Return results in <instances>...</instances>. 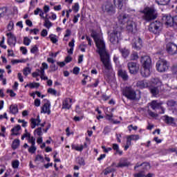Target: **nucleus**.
I'll list each match as a JSON object with an SVG mask.
<instances>
[{
	"instance_id": "obj_52",
	"label": "nucleus",
	"mask_w": 177,
	"mask_h": 177,
	"mask_svg": "<svg viewBox=\"0 0 177 177\" xmlns=\"http://www.w3.org/2000/svg\"><path fill=\"white\" fill-rule=\"evenodd\" d=\"M39 32V29L38 28H34V29H30L29 34H33L34 35H37Z\"/></svg>"
},
{
	"instance_id": "obj_5",
	"label": "nucleus",
	"mask_w": 177,
	"mask_h": 177,
	"mask_svg": "<svg viewBox=\"0 0 177 177\" xmlns=\"http://www.w3.org/2000/svg\"><path fill=\"white\" fill-rule=\"evenodd\" d=\"M101 9L104 13H107V15L110 16H113V15L115 14V7H114V5H113V3L111 1H105L102 5Z\"/></svg>"
},
{
	"instance_id": "obj_57",
	"label": "nucleus",
	"mask_w": 177,
	"mask_h": 177,
	"mask_svg": "<svg viewBox=\"0 0 177 177\" xmlns=\"http://www.w3.org/2000/svg\"><path fill=\"white\" fill-rule=\"evenodd\" d=\"M7 93H10V97H15L16 96V93H15V91H13V90H7Z\"/></svg>"
},
{
	"instance_id": "obj_24",
	"label": "nucleus",
	"mask_w": 177,
	"mask_h": 177,
	"mask_svg": "<svg viewBox=\"0 0 177 177\" xmlns=\"http://www.w3.org/2000/svg\"><path fill=\"white\" fill-rule=\"evenodd\" d=\"M120 52L122 57H124V59H127V57L129 56V53H130L129 50L127 48H120Z\"/></svg>"
},
{
	"instance_id": "obj_64",
	"label": "nucleus",
	"mask_w": 177,
	"mask_h": 177,
	"mask_svg": "<svg viewBox=\"0 0 177 177\" xmlns=\"http://www.w3.org/2000/svg\"><path fill=\"white\" fill-rule=\"evenodd\" d=\"M171 71H172L173 74H176V73H177V65H174L171 67Z\"/></svg>"
},
{
	"instance_id": "obj_19",
	"label": "nucleus",
	"mask_w": 177,
	"mask_h": 177,
	"mask_svg": "<svg viewBox=\"0 0 177 177\" xmlns=\"http://www.w3.org/2000/svg\"><path fill=\"white\" fill-rule=\"evenodd\" d=\"M8 37V44L9 45H16V42H17V38L15 35L12 32H9L6 34Z\"/></svg>"
},
{
	"instance_id": "obj_45",
	"label": "nucleus",
	"mask_w": 177,
	"mask_h": 177,
	"mask_svg": "<svg viewBox=\"0 0 177 177\" xmlns=\"http://www.w3.org/2000/svg\"><path fill=\"white\" fill-rule=\"evenodd\" d=\"M48 93H50V95H53L54 96H56V95H57V91L52 88H49L47 90Z\"/></svg>"
},
{
	"instance_id": "obj_61",
	"label": "nucleus",
	"mask_w": 177,
	"mask_h": 177,
	"mask_svg": "<svg viewBox=\"0 0 177 177\" xmlns=\"http://www.w3.org/2000/svg\"><path fill=\"white\" fill-rule=\"evenodd\" d=\"M173 27L177 30V16L174 17Z\"/></svg>"
},
{
	"instance_id": "obj_53",
	"label": "nucleus",
	"mask_w": 177,
	"mask_h": 177,
	"mask_svg": "<svg viewBox=\"0 0 177 177\" xmlns=\"http://www.w3.org/2000/svg\"><path fill=\"white\" fill-rule=\"evenodd\" d=\"M80 67L75 66L73 68V74H75V75H78V74H80Z\"/></svg>"
},
{
	"instance_id": "obj_14",
	"label": "nucleus",
	"mask_w": 177,
	"mask_h": 177,
	"mask_svg": "<svg viewBox=\"0 0 177 177\" xmlns=\"http://www.w3.org/2000/svg\"><path fill=\"white\" fill-rule=\"evenodd\" d=\"M162 22L166 24V26H169L173 27L174 26V17L168 15H165L162 17Z\"/></svg>"
},
{
	"instance_id": "obj_31",
	"label": "nucleus",
	"mask_w": 177,
	"mask_h": 177,
	"mask_svg": "<svg viewBox=\"0 0 177 177\" xmlns=\"http://www.w3.org/2000/svg\"><path fill=\"white\" fill-rule=\"evenodd\" d=\"M115 171H117L116 169L111 167V166H109L104 169V175H109V174H111V172H115Z\"/></svg>"
},
{
	"instance_id": "obj_46",
	"label": "nucleus",
	"mask_w": 177,
	"mask_h": 177,
	"mask_svg": "<svg viewBox=\"0 0 177 177\" xmlns=\"http://www.w3.org/2000/svg\"><path fill=\"white\" fill-rule=\"evenodd\" d=\"M26 133H24L23 136H21V140H24L26 138H28L30 139V137L31 136V134L28 132H27V129H25Z\"/></svg>"
},
{
	"instance_id": "obj_17",
	"label": "nucleus",
	"mask_w": 177,
	"mask_h": 177,
	"mask_svg": "<svg viewBox=\"0 0 177 177\" xmlns=\"http://www.w3.org/2000/svg\"><path fill=\"white\" fill-rule=\"evenodd\" d=\"M73 103V99L70 97L65 98L62 102V110H70L71 109V104Z\"/></svg>"
},
{
	"instance_id": "obj_42",
	"label": "nucleus",
	"mask_w": 177,
	"mask_h": 177,
	"mask_svg": "<svg viewBox=\"0 0 177 177\" xmlns=\"http://www.w3.org/2000/svg\"><path fill=\"white\" fill-rule=\"evenodd\" d=\"M19 165H20L19 160H15L12 162V167L14 169H17V168H19Z\"/></svg>"
},
{
	"instance_id": "obj_11",
	"label": "nucleus",
	"mask_w": 177,
	"mask_h": 177,
	"mask_svg": "<svg viewBox=\"0 0 177 177\" xmlns=\"http://www.w3.org/2000/svg\"><path fill=\"white\" fill-rule=\"evenodd\" d=\"M130 74H137L139 71V64L136 62H130L127 64Z\"/></svg>"
},
{
	"instance_id": "obj_38",
	"label": "nucleus",
	"mask_w": 177,
	"mask_h": 177,
	"mask_svg": "<svg viewBox=\"0 0 177 177\" xmlns=\"http://www.w3.org/2000/svg\"><path fill=\"white\" fill-rule=\"evenodd\" d=\"M152 84H154V85H158V86H160L161 85V80L158 77H153L151 79Z\"/></svg>"
},
{
	"instance_id": "obj_44",
	"label": "nucleus",
	"mask_w": 177,
	"mask_h": 177,
	"mask_svg": "<svg viewBox=\"0 0 177 177\" xmlns=\"http://www.w3.org/2000/svg\"><path fill=\"white\" fill-rule=\"evenodd\" d=\"M30 73H31V68H30V67H26L24 68L23 74L25 77H27Z\"/></svg>"
},
{
	"instance_id": "obj_25",
	"label": "nucleus",
	"mask_w": 177,
	"mask_h": 177,
	"mask_svg": "<svg viewBox=\"0 0 177 177\" xmlns=\"http://www.w3.org/2000/svg\"><path fill=\"white\" fill-rule=\"evenodd\" d=\"M113 3L115 6L118 7V9H122V6H124V0H113Z\"/></svg>"
},
{
	"instance_id": "obj_2",
	"label": "nucleus",
	"mask_w": 177,
	"mask_h": 177,
	"mask_svg": "<svg viewBox=\"0 0 177 177\" xmlns=\"http://www.w3.org/2000/svg\"><path fill=\"white\" fill-rule=\"evenodd\" d=\"M140 12L142 15V20L145 21V23H151V21L158 17V13L154 6H146Z\"/></svg>"
},
{
	"instance_id": "obj_27",
	"label": "nucleus",
	"mask_w": 177,
	"mask_h": 177,
	"mask_svg": "<svg viewBox=\"0 0 177 177\" xmlns=\"http://www.w3.org/2000/svg\"><path fill=\"white\" fill-rule=\"evenodd\" d=\"M76 163L80 165V167H85V159L82 157L76 158Z\"/></svg>"
},
{
	"instance_id": "obj_22",
	"label": "nucleus",
	"mask_w": 177,
	"mask_h": 177,
	"mask_svg": "<svg viewBox=\"0 0 177 177\" xmlns=\"http://www.w3.org/2000/svg\"><path fill=\"white\" fill-rule=\"evenodd\" d=\"M136 85L138 88H140V89H145V88H147V86H149V83H147L146 80H139Z\"/></svg>"
},
{
	"instance_id": "obj_1",
	"label": "nucleus",
	"mask_w": 177,
	"mask_h": 177,
	"mask_svg": "<svg viewBox=\"0 0 177 177\" xmlns=\"http://www.w3.org/2000/svg\"><path fill=\"white\" fill-rule=\"evenodd\" d=\"M91 37L93 38L95 46L97 48V53L100 55V59L102 62L104 67L106 71H111L113 69V66H111V62L110 61V55L106 50V43L100 33L97 32L96 30H92L91 33Z\"/></svg>"
},
{
	"instance_id": "obj_47",
	"label": "nucleus",
	"mask_w": 177,
	"mask_h": 177,
	"mask_svg": "<svg viewBox=\"0 0 177 177\" xmlns=\"http://www.w3.org/2000/svg\"><path fill=\"white\" fill-rule=\"evenodd\" d=\"M28 153H30V154H35V151H37V147H30L28 149Z\"/></svg>"
},
{
	"instance_id": "obj_15",
	"label": "nucleus",
	"mask_w": 177,
	"mask_h": 177,
	"mask_svg": "<svg viewBox=\"0 0 177 177\" xmlns=\"http://www.w3.org/2000/svg\"><path fill=\"white\" fill-rule=\"evenodd\" d=\"M131 166V162L128 161V159L122 158L120 159L119 162L116 165V168H125Z\"/></svg>"
},
{
	"instance_id": "obj_35",
	"label": "nucleus",
	"mask_w": 177,
	"mask_h": 177,
	"mask_svg": "<svg viewBox=\"0 0 177 177\" xmlns=\"http://www.w3.org/2000/svg\"><path fill=\"white\" fill-rule=\"evenodd\" d=\"M7 30L8 31H13L15 30V22L13 21H10L8 24L7 25Z\"/></svg>"
},
{
	"instance_id": "obj_26",
	"label": "nucleus",
	"mask_w": 177,
	"mask_h": 177,
	"mask_svg": "<svg viewBox=\"0 0 177 177\" xmlns=\"http://www.w3.org/2000/svg\"><path fill=\"white\" fill-rule=\"evenodd\" d=\"M19 146H20V140L19 138H16L12 141L11 147L12 150H16V149L19 148Z\"/></svg>"
},
{
	"instance_id": "obj_18",
	"label": "nucleus",
	"mask_w": 177,
	"mask_h": 177,
	"mask_svg": "<svg viewBox=\"0 0 177 177\" xmlns=\"http://www.w3.org/2000/svg\"><path fill=\"white\" fill-rule=\"evenodd\" d=\"M41 113H44V114H48V115H50V102L49 100H47L46 103L43 105V106L41 108Z\"/></svg>"
},
{
	"instance_id": "obj_40",
	"label": "nucleus",
	"mask_w": 177,
	"mask_h": 177,
	"mask_svg": "<svg viewBox=\"0 0 177 177\" xmlns=\"http://www.w3.org/2000/svg\"><path fill=\"white\" fill-rule=\"evenodd\" d=\"M73 150H76V151H82L84 150V145H81L80 147L78 145H71Z\"/></svg>"
},
{
	"instance_id": "obj_62",
	"label": "nucleus",
	"mask_w": 177,
	"mask_h": 177,
	"mask_svg": "<svg viewBox=\"0 0 177 177\" xmlns=\"http://www.w3.org/2000/svg\"><path fill=\"white\" fill-rule=\"evenodd\" d=\"M20 50L22 52V55H27V48L21 46L20 47Z\"/></svg>"
},
{
	"instance_id": "obj_30",
	"label": "nucleus",
	"mask_w": 177,
	"mask_h": 177,
	"mask_svg": "<svg viewBox=\"0 0 177 177\" xmlns=\"http://www.w3.org/2000/svg\"><path fill=\"white\" fill-rule=\"evenodd\" d=\"M113 150L116 151V154H119V156H122V151L120 150V146L118 144H113L112 145Z\"/></svg>"
},
{
	"instance_id": "obj_16",
	"label": "nucleus",
	"mask_w": 177,
	"mask_h": 177,
	"mask_svg": "<svg viewBox=\"0 0 177 177\" xmlns=\"http://www.w3.org/2000/svg\"><path fill=\"white\" fill-rule=\"evenodd\" d=\"M132 48L136 49V50H140L142 48H143V41L140 37H138L137 40L133 41Z\"/></svg>"
},
{
	"instance_id": "obj_48",
	"label": "nucleus",
	"mask_w": 177,
	"mask_h": 177,
	"mask_svg": "<svg viewBox=\"0 0 177 177\" xmlns=\"http://www.w3.org/2000/svg\"><path fill=\"white\" fill-rule=\"evenodd\" d=\"M31 44V39L30 38L26 37L24 38V44L26 45V46H28Z\"/></svg>"
},
{
	"instance_id": "obj_50",
	"label": "nucleus",
	"mask_w": 177,
	"mask_h": 177,
	"mask_svg": "<svg viewBox=\"0 0 177 177\" xmlns=\"http://www.w3.org/2000/svg\"><path fill=\"white\" fill-rule=\"evenodd\" d=\"M129 138L131 140H139V139H140V138L139 137V135H130L129 136Z\"/></svg>"
},
{
	"instance_id": "obj_6",
	"label": "nucleus",
	"mask_w": 177,
	"mask_h": 177,
	"mask_svg": "<svg viewBox=\"0 0 177 177\" xmlns=\"http://www.w3.org/2000/svg\"><path fill=\"white\" fill-rule=\"evenodd\" d=\"M121 39V30L116 28L109 35V41L113 45H117Z\"/></svg>"
},
{
	"instance_id": "obj_28",
	"label": "nucleus",
	"mask_w": 177,
	"mask_h": 177,
	"mask_svg": "<svg viewBox=\"0 0 177 177\" xmlns=\"http://www.w3.org/2000/svg\"><path fill=\"white\" fill-rule=\"evenodd\" d=\"M10 113L11 114H13L14 115H16L19 113V108L17 107V105H12L10 106Z\"/></svg>"
},
{
	"instance_id": "obj_51",
	"label": "nucleus",
	"mask_w": 177,
	"mask_h": 177,
	"mask_svg": "<svg viewBox=\"0 0 177 177\" xmlns=\"http://www.w3.org/2000/svg\"><path fill=\"white\" fill-rule=\"evenodd\" d=\"M18 122L19 124H21L22 123V127L23 128H26L27 127V124H28V122H27L26 120H21V119H19L18 120Z\"/></svg>"
},
{
	"instance_id": "obj_10",
	"label": "nucleus",
	"mask_w": 177,
	"mask_h": 177,
	"mask_svg": "<svg viewBox=\"0 0 177 177\" xmlns=\"http://www.w3.org/2000/svg\"><path fill=\"white\" fill-rule=\"evenodd\" d=\"M46 124V122H44L41 124V119L39 118V115H37V118H32L30 119V127H31L32 129H34V128H35V127H39V125H40V127L44 128V127H45Z\"/></svg>"
},
{
	"instance_id": "obj_59",
	"label": "nucleus",
	"mask_w": 177,
	"mask_h": 177,
	"mask_svg": "<svg viewBox=\"0 0 177 177\" xmlns=\"http://www.w3.org/2000/svg\"><path fill=\"white\" fill-rule=\"evenodd\" d=\"M39 50L38 49V46L37 45H35L31 49H30V53H35L36 52H38Z\"/></svg>"
},
{
	"instance_id": "obj_4",
	"label": "nucleus",
	"mask_w": 177,
	"mask_h": 177,
	"mask_svg": "<svg viewBox=\"0 0 177 177\" xmlns=\"http://www.w3.org/2000/svg\"><path fill=\"white\" fill-rule=\"evenodd\" d=\"M122 95L129 100H136V91L132 86H125L122 89Z\"/></svg>"
},
{
	"instance_id": "obj_41",
	"label": "nucleus",
	"mask_w": 177,
	"mask_h": 177,
	"mask_svg": "<svg viewBox=\"0 0 177 177\" xmlns=\"http://www.w3.org/2000/svg\"><path fill=\"white\" fill-rule=\"evenodd\" d=\"M49 38L53 44H57V42L59 41V39H57L55 35H53V34L50 35Z\"/></svg>"
},
{
	"instance_id": "obj_36",
	"label": "nucleus",
	"mask_w": 177,
	"mask_h": 177,
	"mask_svg": "<svg viewBox=\"0 0 177 177\" xmlns=\"http://www.w3.org/2000/svg\"><path fill=\"white\" fill-rule=\"evenodd\" d=\"M164 121L166 124H174V118H171L168 115L164 116Z\"/></svg>"
},
{
	"instance_id": "obj_9",
	"label": "nucleus",
	"mask_w": 177,
	"mask_h": 177,
	"mask_svg": "<svg viewBox=\"0 0 177 177\" xmlns=\"http://www.w3.org/2000/svg\"><path fill=\"white\" fill-rule=\"evenodd\" d=\"M150 106L152 110L160 109L161 112H160L159 114H164L165 113V109L162 106V102H158V100H153L151 101Z\"/></svg>"
},
{
	"instance_id": "obj_3",
	"label": "nucleus",
	"mask_w": 177,
	"mask_h": 177,
	"mask_svg": "<svg viewBox=\"0 0 177 177\" xmlns=\"http://www.w3.org/2000/svg\"><path fill=\"white\" fill-rule=\"evenodd\" d=\"M140 63L142 64V68L140 69V74L142 77H145V78L150 77L151 58L148 55L142 56L140 59Z\"/></svg>"
},
{
	"instance_id": "obj_43",
	"label": "nucleus",
	"mask_w": 177,
	"mask_h": 177,
	"mask_svg": "<svg viewBox=\"0 0 177 177\" xmlns=\"http://www.w3.org/2000/svg\"><path fill=\"white\" fill-rule=\"evenodd\" d=\"M72 9L75 13H78L80 10V4L78 3H75L74 6H72Z\"/></svg>"
},
{
	"instance_id": "obj_49",
	"label": "nucleus",
	"mask_w": 177,
	"mask_h": 177,
	"mask_svg": "<svg viewBox=\"0 0 177 177\" xmlns=\"http://www.w3.org/2000/svg\"><path fill=\"white\" fill-rule=\"evenodd\" d=\"M132 60H138L139 59V55L137 52H133L131 55Z\"/></svg>"
},
{
	"instance_id": "obj_20",
	"label": "nucleus",
	"mask_w": 177,
	"mask_h": 177,
	"mask_svg": "<svg viewBox=\"0 0 177 177\" xmlns=\"http://www.w3.org/2000/svg\"><path fill=\"white\" fill-rule=\"evenodd\" d=\"M118 75L119 78H122V81H128L129 80L128 72L125 70L120 69L118 71Z\"/></svg>"
},
{
	"instance_id": "obj_58",
	"label": "nucleus",
	"mask_w": 177,
	"mask_h": 177,
	"mask_svg": "<svg viewBox=\"0 0 177 177\" xmlns=\"http://www.w3.org/2000/svg\"><path fill=\"white\" fill-rule=\"evenodd\" d=\"M140 165H142V168L143 169H147V167H150V163L147 162H144L140 164Z\"/></svg>"
},
{
	"instance_id": "obj_8",
	"label": "nucleus",
	"mask_w": 177,
	"mask_h": 177,
	"mask_svg": "<svg viewBox=\"0 0 177 177\" xmlns=\"http://www.w3.org/2000/svg\"><path fill=\"white\" fill-rule=\"evenodd\" d=\"M168 62L165 59H160L156 63V69L159 73H165L169 68Z\"/></svg>"
},
{
	"instance_id": "obj_34",
	"label": "nucleus",
	"mask_w": 177,
	"mask_h": 177,
	"mask_svg": "<svg viewBox=\"0 0 177 177\" xmlns=\"http://www.w3.org/2000/svg\"><path fill=\"white\" fill-rule=\"evenodd\" d=\"M155 1L158 5L165 6L168 5L171 2V0H155Z\"/></svg>"
},
{
	"instance_id": "obj_60",
	"label": "nucleus",
	"mask_w": 177,
	"mask_h": 177,
	"mask_svg": "<svg viewBox=\"0 0 177 177\" xmlns=\"http://www.w3.org/2000/svg\"><path fill=\"white\" fill-rule=\"evenodd\" d=\"M134 177H145V174H143V171H140L139 173H136L133 174Z\"/></svg>"
},
{
	"instance_id": "obj_63",
	"label": "nucleus",
	"mask_w": 177,
	"mask_h": 177,
	"mask_svg": "<svg viewBox=\"0 0 177 177\" xmlns=\"http://www.w3.org/2000/svg\"><path fill=\"white\" fill-rule=\"evenodd\" d=\"M48 35V30L46 29H43L41 32V37H46Z\"/></svg>"
},
{
	"instance_id": "obj_23",
	"label": "nucleus",
	"mask_w": 177,
	"mask_h": 177,
	"mask_svg": "<svg viewBox=\"0 0 177 177\" xmlns=\"http://www.w3.org/2000/svg\"><path fill=\"white\" fill-rule=\"evenodd\" d=\"M133 26H135V22L133 21H127V31H128L129 33L133 32Z\"/></svg>"
},
{
	"instance_id": "obj_56",
	"label": "nucleus",
	"mask_w": 177,
	"mask_h": 177,
	"mask_svg": "<svg viewBox=\"0 0 177 177\" xmlns=\"http://www.w3.org/2000/svg\"><path fill=\"white\" fill-rule=\"evenodd\" d=\"M34 104L36 107H39L41 106V100L36 98L35 100Z\"/></svg>"
},
{
	"instance_id": "obj_55",
	"label": "nucleus",
	"mask_w": 177,
	"mask_h": 177,
	"mask_svg": "<svg viewBox=\"0 0 177 177\" xmlns=\"http://www.w3.org/2000/svg\"><path fill=\"white\" fill-rule=\"evenodd\" d=\"M35 132H36L37 135L38 136H41L42 135V128L39 127L35 130Z\"/></svg>"
},
{
	"instance_id": "obj_13",
	"label": "nucleus",
	"mask_w": 177,
	"mask_h": 177,
	"mask_svg": "<svg viewBox=\"0 0 177 177\" xmlns=\"http://www.w3.org/2000/svg\"><path fill=\"white\" fill-rule=\"evenodd\" d=\"M162 22L166 24V26H169L173 27L174 26V17L168 15H165L162 17Z\"/></svg>"
},
{
	"instance_id": "obj_29",
	"label": "nucleus",
	"mask_w": 177,
	"mask_h": 177,
	"mask_svg": "<svg viewBox=\"0 0 177 177\" xmlns=\"http://www.w3.org/2000/svg\"><path fill=\"white\" fill-rule=\"evenodd\" d=\"M151 93L153 96H157L160 93V90L158 89V86L151 87L149 88Z\"/></svg>"
},
{
	"instance_id": "obj_37",
	"label": "nucleus",
	"mask_w": 177,
	"mask_h": 177,
	"mask_svg": "<svg viewBox=\"0 0 177 177\" xmlns=\"http://www.w3.org/2000/svg\"><path fill=\"white\" fill-rule=\"evenodd\" d=\"M7 13H8V8L3 7L0 8V18L4 17V16H6Z\"/></svg>"
},
{
	"instance_id": "obj_54",
	"label": "nucleus",
	"mask_w": 177,
	"mask_h": 177,
	"mask_svg": "<svg viewBox=\"0 0 177 177\" xmlns=\"http://www.w3.org/2000/svg\"><path fill=\"white\" fill-rule=\"evenodd\" d=\"M102 149L104 153H109V151H111V150H113V148L111 147L106 148V146H102Z\"/></svg>"
},
{
	"instance_id": "obj_39",
	"label": "nucleus",
	"mask_w": 177,
	"mask_h": 177,
	"mask_svg": "<svg viewBox=\"0 0 177 177\" xmlns=\"http://www.w3.org/2000/svg\"><path fill=\"white\" fill-rule=\"evenodd\" d=\"M45 162V159L44 158V156L39 154L37 155L35 158V162Z\"/></svg>"
},
{
	"instance_id": "obj_33",
	"label": "nucleus",
	"mask_w": 177,
	"mask_h": 177,
	"mask_svg": "<svg viewBox=\"0 0 177 177\" xmlns=\"http://www.w3.org/2000/svg\"><path fill=\"white\" fill-rule=\"evenodd\" d=\"M44 27H46V28H50V27H52V22H50V21H49V19L46 17H45L44 18Z\"/></svg>"
},
{
	"instance_id": "obj_21",
	"label": "nucleus",
	"mask_w": 177,
	"mask_h": 177,
	"mask_svg": "<svg viewBox=\"0 0 177 177\" xmlns=\"http://www.w3.org/2000/svg\"><path fill=\"white\" fill-rule=\"evenodd\" d=\"M21 129V126L20 124H17V126L14 127L11 129V136H19L20 135V133H19V131Z\"/></svg>"
},
{
	"instance_id": "obj_7",
	"label": "nucleus",
	"mask_w": 177,
	"mask_h": 177,
	"mask_svg": "<svg viewBox=\"0 0 177 177\" xmlns=\"http://www.w3.org/2000/svg\"><path fill=\"white\" fill-rule=\"evenodd\" d=\"M162 28V24L161 21L156 20L151 22L149 26V31L153 34H160V31Z\"/></svg>"
},
{
	"instance_id": "obj_32",
	"label": "nucleus",
	"mask_w": 177,
	"mask_h": 177,
	"mask_svg": "<svg viewBox=\"0 0 177 177\" xmlns=\"http://www.w3.org/2000/svg\"><path fill=\"white\" fill-rule=\"evenodd\" d=\"M27 86H28V88H30V89H34V88H39V83H29L25 86V88H27Z\"/></svg>"
},
{
	"instance_id": "obj_12",
	"label": "nucleus",
	"mask_w": 177,
	"mask_h": 177,
	"mask_svg": "<svg viewBox=\"0 0 177 177\" xmlns=\"http://www.w3.org/2000/svg\"><path fill=\"white\" fill-rule=\"evenodd\" d=\"M166 50L169 55H176L177 45L174 43H169L166 46Z\"/></svg>"
}]
</instances>
